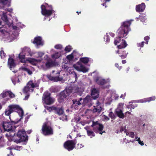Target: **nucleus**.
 I'll use <instances>...</instances> for the list:
<instances>
[{
  "instance_id": "obj_13",
  "label": "nucleus",
  "mask_w": 156,
  "mask_h": 156,
  "mask_svg": "<svg viewBox=\"0 0 156 156\" xmlns=\"http://www.w3.org/2000/svg\"><path fill=\"white\" fill-rule=\"evenodd\" d=\"M108 93H110L111 94L110 98H108V105H110L112 100L117 99L119 96L115 94L114 92L110 90H108Z\"/></svg>"
},
{
  "instance_id": "obj_22",
  "label": "nucleus",
  "mask_w": 156,
  "mask_h": 156,
  "mask_svg": "<svg viewBox=\"0 0 156 156\" xmlns=\"http://www.w3.org/2000/svg\"><path fill=\"white\" fill-rule=\"evenodd\" d=\"M1 95L2 98H4L8 96L11 98H13L15 97L14 94L10 91H3L1 94Z\"/></svg>"
},
{
  "instance_id": "obj_52",
  "label": "nucleus",
  "mask_w": 156,
  "mask_h": 156,
  "mask_svg": "<svg viewBox=\"0 0 156 156\" xmlns=\"http://www.w3.org/2000/svg\"><path fill=\"white\" fill-rule=\"evenodd\" d=\"M140 101L142 103H145L147 102V98H145L144 99H142L140 100Z\"/></svg>"
},
{
  "instance_id": "obj_28",
  "label": "nucleus",
  "mask_w": 156,
  "mask_h": 156,
  "mask_svg": "<svg viewBox=\"0 0 156 156\" xmlns=\"http://www.w3.org/2000/svg\"><path fill=\"white\" fill-rule=\"evenodd\" d=\"M73 104L72 105V107L75 109H77L78 106L82 104L80 100L79 101H77L74 100H73Z\"/></svg>"
},
{
  "instance_id": "obj_33",
  "label": "nucleus",
  "mask_w": 156,
  "mask_h": 156,
  "mask_svg": "<svg viewBox=\"0 0 156 156\" xmlns=\"http://www.w3.org/2000/svg\"><path fill=\"white\" fill-rule=\"evenodd\" d=\"M45 65L47 68H49L53 66L54 65V63L50 59L47 61Z\"/></svg>"
},
{
  "instance_id": "obj_1",
  "label": "nucleus",
  "mask_w": 156,
  "mask_h": 156,
  "mask_svg": "<svg viewBox=\"0 0 156 156\" xmlns=\"http://www.w3.org/2000/svg\"><path fill=\"white\" fill-rule=\"evenodd\" d=\"M131 23L129 21H125L123 23L121 26L117 30L118 36L122 37H125L130 30L129 26Z\"/></svg>"
},
{
  "instance_id": "obj_58",
  "label": "nucleus",
  "mask_w": 156,
  "mask_h": 156,
  "mask_svg": "<svg viewBox=\"0 0 156 156\" xmlns=\"http://www.w3.org/2000/svg\"><path fill=\"white\" fill-rule=\"evenodd\" d=\"M12 10V9H7V11L9 12H11Z\"/></svg>"
},
{
  "instance_id": "obj_5",
  "label": "nucleus",
  "mask_w": 156,
  "mask_h": 156,
  "mask_svg": "<svg viewBox=\"0 0 156 156\" xmlns=\"http://www.w3.org/2000/svg\"><path fill=\"white\" fill-rule=\"evenodd\" d=\"M91 126L93 127L94 131L96 133L102 134L103 132H105L104 131L102 132L103 128V125L98 121H93Z\"/></svg>"
},
{
  "instance_id": "obj_23",
  "label": "nucleus",
  "mask_w": 156,
  "mask_h": 156,
  "mask_svg": "<svg viewBox=\"0 0 156 156\" xmlns=\"http://www.w3.org/2000/svg\"><path fill=\"white\" fill-rule=\"evenodd\" d=\"M127 45L126 41L124 39H122L120 43L117 45V47L119 49H122L125 48Z\"/></svg>"
},
{
  "instance_id": "obj_20",
  "label": "nucleus",
  "mask_w": 156,
  "mask_h": 156,
  "mask_svg": "<svg viewBox=\"0 0 156 156\" xmlns=\"http://www.w3.org/2000/svg\"><path fill=\"white\" fill-rule=\"evenodd\" d=\"M33 43L36 45H42L43 44V42L42 40L41 37H35L33 41Z\"/></svg>"
},
{
  "instance_id": "obj_47",
  "label": "nucleus",
  "mask_w": 156,
  "mask_h": 156,
  "mask_svg": "<svg viewBox=\"0 0 156 156\" xmlns=\"http://www.w3.org/2000/svg\"><path fill=\"white\" fill-rule=\"evenodd\" d=\"M71 49V46H66L65 48V51L66 52H69Z\"/></svg>"
},
{
  "instance_id": "obj_49",
  "label": "nucleus",
  "mask_w": 156,
  "mask_h": 156,
  "mask_svg": "<svg viewBox=\"0 0 156 156\" xmlns=\"http://www.w3.org/2000/svg\"><path fill=\"white\" fill-rule=\"evenodd\" d=\"M0 55L1 58H4L5 57L6 54L3 51H0Z\"/></svg>"
},
{
  "instance_id": "obj_62",
  "label": "nucleus",
  "mask_w": 156,
  "mask_h": 156,
  "mask_svg": "<svg viewBox=\"0 0 156 156\" xmlns=\"http://www.w3.org/2000/svg\"><path fill=\"white\" fill-rule=\"evenodd\" d=\"M75 74V77L76 80V79H77V75L76 73H74Z\"/></svg>"
},
{
  "instance_id": "obj_2",
  "label": "nucleus",
  "mask_w": 156,
  "mask_h": 156,
  "mask_svg": "<svg viewBox=\"0 0 156 156\" xmlns=\"http://www.w3.org/2000/svg\"><path fill=\"white\" fill-rule=\"evenodd\" d=\"M14 112H17L20 116L22 117L23 115V109L19 105L13 104L9 105L5 111V114L6 115L9 116L10 114Z\"/></svg>"
},
{
  "instance_id": "obj_9",
  "label": "nucleus",
  "mask_w": 156,
  "mask_h": 156,
  "mask_svg": "<svg viewBox=\"0 0 156 156\" xmlns=\"http://www.w3.org/2000/svg\"><path fill=\"white\" fill-rule=\"evenodd\" d=\"M42 133L45 135L52 134L53 130L51 127L48 125L47 123H44L42 129Z\"/></svg>"
},
{
  "instance_id": "obj_46",
  "label": "nucleus",
  "mask_w": 156,
  "mask_h": 156,
  "mask_svg": "<svg viewBox=\"0 0 156 156\" xmlns=\"http://www.w3.org/2000/svg\"><path fill=\"white\" fill-rule=\"evenodd\" d=\"M55 48L57 49H61L62 48V46L61 44H57L55 45Z\"/></svg>"
},
{
  "instance_id": "obj_36",
  "label": "nucleus",
  "mask_w": 156,
  "mask_h": 156,
  "mask_svg": "<svg viewBox=\"0 0 156 156\" xmlns=\"http://www.w3.org/2000/svg\"><path fill=\"white\" fill-rule=\"evenodd\" d=\"M9 149H14L16 150L20 151L23 149V147L22 146H12L11 147H9Z\"/></svg>"
},
{
  "instance_id": "obj_31",
  "label": "nucleus",
  "mask_w": 156,
  "mask_h": 156,
  "mask_svg": "<svg viewBox=\"0 0 156 156\" xmlns=\"http://www.w3.org/2000/svg\"><path fill=\"white\" fill-rule=\"evenodd\" d=\"M69 88H71V93H77L80 91V89L77 85H74Z\"/></svg>"
},
{
  "instance_id": "obj_21",
  "label": "nucleus",
  "mask_w": 156,
  "mask_h": 156,
  "mask_svg": "<svg viewBox=\"0 0 156 156\" xmlns=\"http://www.w3.org/2000/svg\"><path fill=\"white\" fill-rule=\"evenodd\" d=\"M80 101L81 102L82 104L84 105H86L88 103L91 102V98L90 96H87L83 99L82 98H80Z\"/></svg>"
},
{
  "instance_id": "obj_39",
  "label": "nucleus",
  "mask_w": 156,
  "mask_h": 156,
  "mask_svg": "<svg viewBox=\"0 0 156 156\" xmlns=\"http://www.w3.org/2000/svg\"><path fill=\"white\" fill-rule=\"evenodd\" d=\"M25 57V55L24 54H23L22 53H20L19 54V58L20 59L21 61L23 63L25 61L24 60Z\"/></svg>"
},
{
  "instance_id": "obj_53",
  "label": "nucleus",
  "mask_w": 156,
  "mask_h": 156,
  "mask_svg": "<svg viewBox=\"0 0 156 156\" xmlns=\"http://www.w3.org/2000/svg\"><path fill=\"white\" fill-rule=\"evenodd\" d=\"M139 17H140V19L141 21L142 22H144V20H145V18L144 16L143 17L142 16H140Z\"/></svg>"
},
{
  "instance_id": "obj_41",
  "label": "nucleus",
  "mask_w": 156,
  "mask_h": 156,
  "mask_svg": "<svg viewBox=\"0 0 156 156\" xmlns=\"http://www.w3.org/2000/svg\"><path fill=\"white\" fill-rule=\"evenodd\" d=\"M147 98L148 102H149L151 101H154L156 99V98L155 96L150 97Z\"/></svg>"
},
{
  "instance_id": "obj_38",
  "label": "nucleus",
  "mask_w": 156,
  "mask_h": 156,
  "mask_svg": "<svg viewBox=\"0 0 156 156\" xmlns=\"http://www.w3.org/2000/svg\"><path fill=\"white\" fill-rule=\"evenodd\" d=\"M61 56V54L60 52H56L55 54L51 55L52 58L55 59L59 58Z\"/></svg>"
},
{
  "instance_id": "obj_12",
  "label": "nucleus",
  "mask_w": 156,
  "mask_h": 156,
  "mask_svg": "<svg viewBox=\"0 0 156 156\" xmlns=\"http://www.w3.org/2000/svg\"><path fill=\"white\" fill-rule=\"evenodd\" d=\"M75 144L72 140H68L66 142L64 145V147L69 151L72 150L74 147Z\"/></svg>"
},
{
  "instance_id": "obj_50",
  "label": "nucleus",
  "mask_w": 156,
  "mask_h": 156,
  "mask_svg": "<svg viewBox=\"0 0 156 156\" xmlns=\"http://www.w3.org/2000/svg\"><path fill=\"white\" fill-rule=\"evenodd\" d=\"M129 136L130 137L133 138L134 137V133L133 132H131L130 133V134L129 135Z\"/></svg>"
},
{
  "instance_id": "obj_64",
  "label": "nucleus",
  "mask_w": 156,
  "mask_h": 156,
  "mask_svg": "<svg viewBox=\"0 0 156 156\" xmlns=\"http://www.w3.org/2000/svg\"><path fill=\"white\" fill-rule=\"evenodd\" d=\"M31 130H28L27 131V133H29V134H30L31 133Z\"/></svg>"
},
{
  "instance_id": "obj_44",
  "label": "nucleus",
  "mask_w": 156,
  "mask_h": 156,
  "mask_svg": "<svg viewBox=\"0 0 156 156\" xmlns=\"http://www.w3.org/2000/svg\"><path fill=\"white\" fill-rule=\"evenodd\" d=\"M73 58V53H72L71 55H68L66 57L67 58L69 61L72 60Z\"/></svg>"
},
{
  "instance_id": "obj_3",
  "label": "nucleus",
  "mask_w": 156,
  "mask_h": 156,
  "mask_svg": "<svg viewBox=\"0 0 156 156\" xmlns=\"http://www.w3.org/2000/svg\"><path fill=\"white\" fill-rule=\"evenodd\" d=\"M38 86V84L37 83L34 82L33 80H30L27 83L26 86L23 89V92L25 93H28V92H32L34 87Z\"/></svg>"
},
{
  "instance_id": "obj_45",
  "label": "nucleus",
  "mask_w": 156,
  "mask_h": 156,
  "mask_svg": "<svg viewBox=\"0 0 156 156\" xmlns=\"http://www.w3.org/2000/svg\"><path fill=\"white\" fill-rule=\"evenodd\" d=\"M145 42L144 41H142L141 43H139L137 44V46L138 47H140L141 48L143 47H144Z\"/></svg>"
},
{
  "instance_id": "obj_34",
  "label": "nucleus",
  "mask_w": 156,
  "mask_h": 156,
  "mask_svg": "<svg viewBox=\"0 0 156 156\" xmlns=\"http://www.w3.org/2000/svg\"><path fill=\"white\" fill-rule=\"evenodd\" d=\"M96 82L98 84L101 85H103L106 83L105 80L100 77L97 80Z\"/></svg>"
},
{
  "instance_id": "obj_29",
  "label": "nucleus",
  "mask_w": 156,
  "mask_h": 156,
  "mask_svg": "<svg viewBox=\"0 0 156 156\" xmlns=\"http://www.w3.org/2000/svg\"><path fill=\"white\" fill-rule=\"evenodd\" d=\"M48 78L50 80L54 81H61L63 80V78L59 77L58 76L53 77L50 75L47 76Z\"/></svg>"
},
{
  "instance_id": "obj_54",
  "label": "nucleus",
  "mask_w": 156,
  "mask_h": 156,
  "mask_svg": "<svg viewBox=\"0 0 156 156\" xmlns=\"http://www.w3.org/2000/svg\"><path fill=\"white\" fill-rule=\"evenodd\" d=\"M135 141H138L139 143V141H140L141 140H140V138H138L137 137H136V140H135Z\"/></svg>"
},
{
  "instance_id": "obj_25",
  "label": "nucleus",
  "mask_w": 156,
  "mask_h": 156,
  "mask_svg": "<svg viewBox=\"0 0 156 156\" xmlns=\"http://www.w3.org/2000/svg\"><path fill=\"white\" fill-rule=\"evenodd\" d=\"M8 65L9 66L10 69L14 68L16 66V64L14 62L13 59L11 57H9L8 60Z\"/></svg>"
},
{
  "instance_id": "obj_60",
  "label": "nucleus",
  "mask_w": 156,
  "mask_h": 156,
  "mask_svg": "<svg viewBox=\"0 0 156 156\" xmlns=\"http://www.w3.org/2000/svg\"><path fill=\"white\" fill-rule=\"evenodd\" d=\"M115 66L117 68H118L119 67V65L118 63H115Z\"/></svg>"
},
{
  "instance_id": "obj_7",
  "label": "nucleus",
  "mask_w": 156,
  "mask_h": 156,
  "mask_svg": "<svg viewBox=\"0 0 156 156\" xmlns=\"http://www.w3.org/2000/svg\"><path fill=\"white\" fill-rule=\"evenodd\" d=\"M50 93L47 91L44 92L43 94V100L47 105L51 104L55 101L54 98H51L50 97Z\"/></svg>"
},
{
  "instance_id": "obj_43",
  "label": "nucleus",
  "mask_w": 156,
  "mask_h": 156,
  "mask_svg": "<svg viewBox=\"0 0 156 156\" xmlns=\"http://www.w3.org/2000/svg\"><path fill=\"white\" fill-rule=\"evenodd\" d=\"M17 80H18V81L19 80L18 79L17 77L16 76H14L12 79V81L14 85L16 84Z\"/></svg>"
},
{
  "instance_id": "obj_51",
  "label": "nucleus",
  "mask_w": 156,
  "mask_h": 156,
  "mask_svg": "<svg viewBox=\"0 0 156 156\" xmlns=\"http://www.w3.org/2000/svg\"><path fill=\"white\" fill-rule=\"evenodd\" d=\"M109 116L111 117L112 119L114 118V114L112 112H110L109 114Z\"/></svg>"
},
{
  "instance_id": "obj_10",
  "label": "nucleus",
  "mask_w": 156,
  "mask_h": 156,
  "mask_svg": "<svg viewBox=\"0 0 156 156\" xmlns=\"http://www.w3.org/2000/svg\"><path fill=\"white\" fill-rule=\"evenodd\" d=\"M74 68L77 70L79 71L86 73L88 71L89 69L83 66L80 62H78L73 65Z\"/></svg>"
},
{
  "instance_id": "obj_17",
  "label": "nucleus",
  "mask_w": 156,
  "mask_h": 156,
  "mask_svg": "<svg viewBox=\"0 0 156 156\" xmlns=\"http://www.w3.org/2000/svg\"><path fill=\"white\" fill-rule=\"evenodd\" d=\"M47 109H48L49 111L52 110H55L56 112L59 115H61L63 114V110L62 108H56V107L53 106L49 107L47 108Z\"/></svg>"
},
{
  "instance_id": "obj_42",
  "label": "nucleus",
  "mask_w": 156,
  "mask_h": 156,
  "mask_svg": "<svg viewBox=\"0 0 156 156\" xmlns=\"http://www.w3.org/2000/svg\"><path fill=\"white\" fill-rule=\"evenodd\" d=\"M22 69L23 70L27 72L29 75H31L32 73V72L30 70L27 68H23Z\"/></svg>"
},
{
  "instance_id": "obj_48",
  "label": "nucleus",
  "mask_w": 156,
  "mask_h": 156,
  "mask_svg": "<svg viewBox=\"0 0 156 156\" xmlns=\"http://www.w3.org/2000/svg\"><path fill=\"white\" fill-rule=\"evenodd\" d=\"M144 40L146 41L145 42V43L146 44H148V41L150 39V37L149 36H146V37H144Z\"/></svg>"
},
{
  "instance_id": "obj_61",
  "label": "nucleus",
  "mask_w": 156,
  "mask_h": 156,
  "mask_svg": "<svg viewBox=\"0 0 156 156\" xmlns=\"http://www.w3.org/2000/svg\"><path fill=\"white\" fill-rule=\"evenodd\" d=\"M28 97H29V95H27L26 96H25V98H24V99L25 100H26L27 99Z\"/></svg>"
},
{
  "instance_id": "obj_19",
  "label": "nucleus",
  "mask_w": 156,
  "mask_h": 156,
  "mask_svg": "<svg viewBox=\"0 0 156 156\" xmlns=\"http://www.w3.org/2000/svg\"><path fill=\"white\" fill-rule=\"evenodd\" d=\"M92 98L94 99H95L99 96V92L98 90L95 88H93L91 90Z\"/></svg>"
},
{
  "instance_id": "obj_55",
  "label": "nucleus",
  "mask_w": 156,
  "mask_h": 156,
  "mask_svg": "<svg viewBox=\"0 0 156 156\" xmlns=\"http://www.w3.org/2000/svg\"><path fill=\"white\" fill-rule=\"evenodd\" d=\"M109 34L112 37H114L115 36V34L112 32H110Z\"/></svg>"
},
{
  "instance_id": "obj_63",
  "label": "nucleus",
  "mask_w": 156,
  "mask_h": 156,
  "mask_svg": "<svg viewBox=\"0 0 156 156\" xmlns=\"http://www.w3.org/2000/svg\"><path fill=\"white\" fill-rule=\"evenodd\" d=\"M131 108L134 109L135 108V106L133 104H132L131 105Z\"/></svg>"
},
{
  "instance_id": "obj_15",
  "label": "nucleus",
  "mask_w": 156,
  "mask_h": 156,
  "mask_svg": "<svg viewBox=\"0 0 156 156\" xmlns=\"http://www.w3.org/2000/svg\"><path fill=\"white\" fill-rule=\"evenodd\" d=\"M42 14L45 16H49L51 15L53 11L52 10H47L45 6L42 5L41 7Z\"/></svg>"
},
{
  "instance_id": "obj_30",
  "label": "nucleus",
  "mask_w": 156,
  "mask_h": 156,
  "mask_svg": "<svg viewBox=\"0 0 156 156\" xmlns=\"http://www.w3.org/2000/svg\"><path fill=\"white\" fill-rule=\"evenodd\" d=\"M7 12L5 13L3 12L0 11V15H2L1 19L6 23H8V20L6 14Z\"/></svg>"
},
{
  "instance_id": "obj_8",
  "label": "nucleus",
  "mask_w": 156,
  "mask_h": 156,
  "mask_svg": "<svg viewBox=\"0 0 156 156\" xmlns=\"http://www.w3.org/2000/svg\"><path fill=\"white\" fill-rule=\"evenodd\" d=\"M123 104L120 103L119 104L118 107L115 109V112L117 115L121 119H123L124 115L123 113Z\"/></svg>"
},
{
  "instance_id": "obj_32",
  "label": "nucleus",
  "mask_w": 156,
  "mask_h": 156,
  "mask_svg": "<svg viewBox=\"0 0 156 156\" xmlns=\"http://www.w3.org/2000/svg\"><path fill=\"white\" fill-rule=\"evenodd\" d=\"M62 67L63 69L69 73H70V72L72 73V72L71 71L72 70L71 68L70 67H68L67 64L66 63L62 64Z\"/></svg>"
},
{
  "instance_id": "obj_35",
  "label": "nucleus",
  "mask_w": 156,
  "mask_h": 156,
  "mask_svg": "<svg viewBox=\"0 0 156 156\" xmlns=\"http://www.w3.org/2000/svg\"><path fill=\"white\" fill-rule=\"evenodd\" d=\"M122 37H116L115 40L114 41V43L115 45H118L122 41L121 38Z\"/></svg>"
},
{
  "instance_id": "obj_4",
  "label": "nucleus",
  "mask_w": 156,
  "mask_h": 156,
  "mask_svg": "<svg viewBox=\"0 0 156 156\" xmlns=\"http://www.w3.org/2000/svg\"><path fill=\"white\" fill-rule=\"evenodd\" d=\"M44 53L42 52H37L35 54V57L37 58H39V59L30 58L29 60V62L34 65H36L41 62L42 60L41 57L43 56Z\"/></svg>"
},
{
  "instance_id": "obj_40",
  "label": "nucleus",
  "mask_w": 156,
  "mask_h": 156,
  "mask_svg": "<svg viewBox=\"0 0 156 156\" xmlns=\"http://www.w3.org/2000/svg\"><path fill=\"white\" fill-rule=\"evenodd\" d=\"M0 2L4 5H8V6H10V1L9 0H0Z\"/></svg>"
},
{
  "instance_id": "obj_56",
  "label": "nucleus",
  "mask_w": 156,
  "mask_h": 156,
  "mask_svg": "<svg viewBox=\"0 0 156 156\" xmlns=\"http://www.w3.org/2000/svg\"><path fill=\"white\" fill-rule=\"evenodd\" d=\"M138 143L139 144H140L142 146H143L144 145V143L143 141H139V142Z\"/></svg>"
},
{
  "instance_id": "obj_27",
  "label": "nucleus",
  "mask_w": 156,
  "mask_h": 156,
  "mask_svg": "<svg viewBox=\"0 0 156 156\" xmlns=\"http://www.w3.org/2000/svg\"><path fill=\"white\" fill-rule=\"evenodd\" d=\"M22 51L27 55H29L32 56L33 54V53L31 52L30 49L26 47L22 49Z\"/></svg>"
},
{
  "instance_id": "obj_6",
  "label": "nucleus",
  "mask_w": 156,
  "mask_h": 156,
  "mask_svg": "<svg viewBox=\"0 0 156 156\" xmlns=\"http://www.w3.org/2000/svg\"><path fill=\"white\" fill-rule=\"evenodd\" d=\"M71 88L68 87L61 93L58 98V101L60 103L62 102L64 98H67L70 94L71 93Z\"/></svg>"
},
{
  "instance_id": "obj_37",
  "label": "nucleus",
  "mask_w": 156,
  "mask_h": 156,
  "mask_svg": "<svg viewBox=\"0 0 156 156\" xmlns=\"http://www.w3.org/2000/svg\"><path fill=\"white\" fill-rule=\"evenodd\" d=\"M90 59V58L87 57L81 58L80 59V61L84 63H87L88 62Z\"/></svg>"
},
{
  "instance_id": "obj_26",
  "label": "nucleus",
  "mask_w": 156,
  "mask_h": 156,
  "mask_svg": "<svg viewBox=\"0 0 156 156\" xmlns=\"http://www.w3.org/2000/svg\"><path fill=\"white\" fill-rule=\"evenodd\" d=\"M94 108L93 109V111L94 112H97L99 113L101 111L102 108L99 104V103L98 101L97 103V105L94 106Z\"/></svg>"
},
{
  "instance_id": "obj_14",
  "label": "nucleus",
  "mask_w": 156,
  "mask_h": 156,
  "mask_svg": "<svg viewBox=\"0 0 156 156\" xmlns=\"http://www.w3.org/2000/svg\"><path fill=\"white\" fill-rule=\"evenodd\" d=\"M3 127L5 131L12 132L13 131L12 124L10 122H3Z\"/></svg>"
},
{
  "instance_id": "obj_59",
  "label": "nucleus",
  "mask_w": 156,
  "mask_h": 156,
  "mask_svg": "<svg viewBox=\"0 0 156 156\" xmlns=\"http://www.w3.org/2000/svg\"><path fill=\"white\" fill-rule=\"evenodd\" d=\"M122 64H124L126 62V60H122Z\"/></svg>"
},
{
  "instance_id": "obj_11",
  "label": "nucleus",
  "mask_w": 156,
  "mask_h": 156,
  "mask_svg": "<svg viewBox=\"0 0 156 156\" xmlns=\"http://www.w3.org/2000/svg\"><path fill=\"white\" fill-rule=\"evenodd\" d=\"M17 136L19 138L18 140L19 142L25 141L27 140V136L24 130L19 131L18 132Z\"/></svg>"
},
{
  "instance_id": "obj_57",
  "label": "nucleus",
  "mask_w": 156,
  "mask_h": 156,
  "mask_svg": "<svg viewBox=\"0 0 156 156\" xmlns=\"http://www.w3.org/2000/svg\"><path fill=\"white\" fill-rule=\"evenodd\" d=\"M124 130V128L123 127H121L120 129V131L121 132H122Z\"/></svg>"
},
{
  "instance_id": "obj_16",
  "label": "nucleus",
  "mask_w": 156,
  "mask_h": 156,
  "mask_svg": "<svg viewBox=\"0 0 156 156\" xmlns=\"http://www.w3.org/2000/svg\"><path fill=\"white\" fill-rule=\"evenodd\" d=\"M116 53H118L119 56L122 59L126 58L128 54V52L124 50H118L116 51Z\"/></svg>"
},
{
  "instance_id": "obj_24",
  "label": "nucleus",
  "mask_w": 156,
  "mask_h": 156,
  "mask_svg": "<svg viewBox=\"0 0 156 156\" xmlns=\"http://www.w3.org/2000/svg\"><path fill=\"white\" fill-rule=\"evenodd\" d=\"M84 129L87 130V135L90 138H92L95 136L94 132L90 129V127L89 126H87L84 127Z\"/></svg>"
},
{
  "instance_id": "obj_18",
  "label": "nucleus",
  "mask_w": 156,
  "mask_h": 156,
  "mask_svg": "<svg viewBox=\"0 0 156 156\" xmlns=\"http://www.w3.org/2000/svg\"><path fill=\"white\" fill-rule=\"evenodd\" d=\"M145 8V5L144 3H142L140 4L136 5V10L138 12H143L144 11Z\"/></svg>"
}]
</instances>
